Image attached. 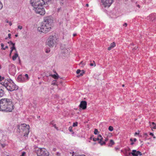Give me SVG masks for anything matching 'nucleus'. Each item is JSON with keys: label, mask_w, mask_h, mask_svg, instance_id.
I'll return each instance as SVG.
<instances>
[{"label": "nucleus", "mask_w": 156, "mask_h": 156, "mask_svg": "<svg viewBox=\"0 0 156 156\" xmlns=\"http://www.w3.org/2000/svg\"><path fill=\"white\" fill-rule=\"evenodd\" d=\"M53 23V20L51 16L44 17V21L41 27L37 28V30L40 32L46 34L50 31Z\"/></svg>", "instance_id": "obj_1"}, {"label": "nucleus", "mask_w": 156, "mask_h": 156, "mask_svg": "<svg viewBox=\"0 0 156 156\" xmlns=\"http://www.w3.org/2000/svg\"><path fill=\"white\" fill-rule=\"evenodd\" d=\"M14 109L12 100L8 98H2L0 100V110L5 112H10Z\"/></svg>", "instance_id": "obj_2"}, {"label": "nucleus", "mask_w": 156, "mask_h": 156, "mask_svg": "<svg viewBox=\"0 0 156 156\" xmlns=\"http://www.w3.org/2000/svg\"><path fill=\"white\" fill-rule=\"evenodd\" d=\"M1 83L8 90L10 91L17 90L18 89V87L11 79H8Z\"/></svg>", "instance_id": "obj_3"}, {"label": "nucleus", "mask_w": 156, "mask_h": 156, "mask_svg": "<svg viewBox=\"0 0 156 156\" xmlns=\"http://www.w3.org/2000/svg\"><path fill=\"white\" fill-rule=\"evenodd\" d=\"M30 127L29 125L26 124H21L17 126V131L19 133H23V136H26L29 133Z\"/></svg>", "instance_id": "obj_4"}, {"label": "nucleus", "mask_w": 156, "mask_h": 156, "mask_svg": "<svg viewBox=\"0 0 156 156\" xmlns=\"http://www.w3.org/2000/svg\"><path fill=\"white\" fill-rule=\"evenodd\" d=\"M51 0H30V4L33 7L44 5L50 2Z\"/></svg>", "instance_id": "obj_5"}, {"label": "nucleus", "mask_w": 156, "mask_h": 156, "mask_svg": "<svg viewBox=\"0 0 156 156\" xmlns=\"http://www.w3.org/2000/svg\"><path fill=\"white\" fill-rule=\"evenodd\" d=\"M34 151L37 156H49V155L48 152L44 148H35Z\"/></svg>", "instance_id": "obj_6"}, {"label": "nucleus", "mask_w": 156, "mask_h": 156, "mask_svg": "<svg viewBox=\"0 0 156 156\" xmlns=\"http://www.w3.org/2000/svg\"><path fill=\"white\" fill-rule=\"evenodd\" d=\"M58 41V39L55 35L50 36L48 39L47 44L51 47H53Z\"/></svg>", "instance_id": "obj_7"}, {"label": "nucleus", "mask_w": 156, "mask_h": 156, "mask_svg": "<svg viewBox=\"0 0 156 156\" xmlns=\"http://www.w3.org/2000/svg\"><path fill=\"white\" fill-rule=\"evenodd\" d=\"M43 5H41L33 7L34 10L35 11L36 13H37L41 15H43L45 13V11L44 8L43 7Z\"/></svg>", "instance_id": "obj_8"}, {"label": "nucleus", "mask_w": 156, "mask_h": 156, "mask_svg": "<svg viewBox=\"0 0 156 156\" xmlns=\"http://www.w3.org/2000/svg\"><path fill=\"white\" fill-rule=\"evenodd\" d=\"M60 48L62 50V53L63 56H65L69 55L70 51L68 48L65 47V45L62 44L60 46Z\"/></svg>", "instance_id": "obj_9"}, {"label": "nucleus", "mask_w": 156, "mask_h": 156, "mask_svg": "<svg viewBox=\"0 0 156 156\" xmlns=\"http://www.w3.org/2000/svg\"><path fill=\"white\" fill-rule=\"evenodd\" d=\"M9 70L10 73L12 75H14L16 71L15 66L12 64H10L9 66Z\"/></svg>", "instance_id": "obj_10"}, {"label": "nucleus", "mask_w": 156, "mask_h": 156, "mask_svg": "<svg viewBox=\"0 0 156 156\" xmlns=\"http://www.w3.org/2000/svg\"><path fill=\"white\" fill-rule=\"evenodd\" d=\"M113 1V0H102V2L104 7H109L112 4Z\"/></svg>", "instance_id": "obj_11"}, {"label": "nucleus", "mask_w": 156, "mask_h": 156, "mask_svg": "<svg viewBox=\"0 0 156 156\" xmlns=\"http://www.w3.org/2000/svg\"><path fill=\"white\" fill-rule=\"evenodd\" d=\"M87 102L86 101H81L79 105L80 108L83 109H85L87 108Z\"/></svg>", "instance_id": "obj_12"}, {"label": "nucleus", "mask_w": 156, "mask_h": 156, "mask_svg": "<svg viewBox=\"0 0 156 156\" xmlns=\"http://www.w3.org/2000/svg\"><path fill=\"white\" fill-rule=\"evenodd\" d=\"M132 154L133 156H138V155L141 156L142 154L140 151H137L136 150H133L131 153H129V154Z\"/></svg>", "instance_id": "obj_13"}, {"label": "nucleus", "mask_w": 156, "mask_h": 156, "mask_svg": "<svg viewBox=\"0 0 156 156\" xmlns=\"http://www.w3.org/2000/svg\"><path fill=\"white\" fill-rule=\"evenodd\" d=\"M24 80V78L21 75H20L18 77L17 80L20 82H23Z\"/></svg>", "instance_id": "obj_14"}, {"label": "nucleus", "mask_w": 156, "mask_h": 156, "mask_svg": "<svg viewBox=\"0 0 156 156\" xmlns=\"http://www.w3.org/2000/svg\"><path fill=\"white\" fill-rule=\"evenodd\" d=\"M115 46V42H113L110 44L109 47L108 48V50H110L111 49Z\"/></svg>", "instance_id": "obj_15"}, {"label": "nucleus", "mask_w": 156, "mask_h": 156, "mask_svg": "<svg viewBox=\"0 0 156 156\" xmlns=\"http://www.w3.org/2000/svg\"><path fill=\"white\" fill-rule=\"evenodd\" d=\"M48 76H51L55 79H58L59 77V76L57 73H56V74H49Z\"/></svg>", "instance_id": "obj_16"}, {"label": "nucleus", "mask_w": 156, "mask_h": 156, "mask_svg": "<svg viewBox=\"0 0 156 156\" xmlns=\"http://www.w3.org/2000/svg\"><path fill=\"white\" fill-rule=\"evenodd\" d=\"M5 94V92L1 87H0V98L3 97Z\"/></svg>", "instance_id": "obj_17"}, {"label": "nucleus", "mask_w": 156, "mask_h": 156, "mask_svg": "<svg viewBox=\"0 0 156 156\" xmlns=\"http://www.w3.org/2000/svg\"><path fill=\"white\" fill-rule=\"evenodd\" d=\"M103 140V138L101 137L100 139V141H98V143L101 146L105 145L106 144V143L105 141H102Z\"/></svg>", "instance_id": "obj_18"}, {"label": "nucleus", "mask_w": 156, "mask_h": 156, "mask_svg": "<svg viewBox=\"0 0 156 156\" xmlns=\"http://www.w3.org/2000/svg\"><path fill=\"white\" fill-rule=\"evenodd\" d=\"M18 57V54L17 53V51L15 53L14 55L12 57V59L14 61L16 60V58Z\"/></svg>", "instance_id": "obj_19"}, {"label": "nucleus", "mask_w": 156, "mask_h": 156, "mask_svg": "<svg viewBox=\"0 0 156 156\" xmlns=\"http://www.w3.org/2000/svg\"><path fill=\"white\" fill-rule=\"evenodd\" d=\"M4 135L1 132H0V142L2 141H5V139L2 138Z\"/></svg>", "instance_id": "obj_20"}, {"label": "nucleus", "mask_w": 156, "mask_h": 156, "mask_svg": "<svg viewBox=\"0 0 156 156\" xmlns=\"http://www.w3.org/2000/svg\"><path fill=\"white\" fill-rule=\"evenodd\" d=\"M114 144V142L113 140H110V143L109 144L108 146H111L112 145Z\"/></svg>", "instance_id": "obj_21"}, {"label": "nucleus", "mask_w": 156, "mask_h": 156, "mask_svg": "<svg viewBox=\"0 0 156 156\" xmlns=\"http://www.w3.org/2000/svg\"><path fill=\"white\" fill-rule=\"evenodd\" d=\"M11 50L10 51V52H11V53H12V51L13 50H15L16 51V48L15 47H11Z\"/></svg>", "instance_id": "obj_22"}, {"label": "nucleus", "mask_w": 156, "mask_h": 156, "mask_svg": "<svg viewBox=\"0 0 156 156\" xmlns=\"http://www.w3.org/2000/svg\"><path fill=\"white\" fill-rule=\"evenodd\" d=\"M51 124L53 126L55 127V128L56 129H58V127H56V124H54L53 121L51 122Z\"/></svg>", "instance_id": "obj_23"}, {"label": "nucleus", "mask_w": 156, "mask_h": 156, "mask_svg": "<svg viewBox=\"0 0 156 156\" xmlns=\"http://www.w3.org/2000/svg\"><path fill=\"white\" fill-rule=\"evenodd\" d=\"M4 141H2V142H0V144H1V145L2 147H4L5 146V143H3Z\"/></svg>", "instance_id": "obj_24"}, {"label": "nucleus", "mask_w": 156, "mask_h": 156, "mask_svg": "<svg viewBox=\"0 0 156 156\" xmlns=\"http://www.w3.org/2000/svg\"><path fill=\"white\" fill-rule=\"evenodd\" d=\"M99 133V132H98V129H94V133L95 134H97L98 133Z\"/></svg>", "instance_id": "obj_25"}, {"label": "nucleus", "mask_w": 156, "mask_h": 156, "mask_svg": "<svg viewBox=\"0 0 156 156\" xmlns=\"http://www.w3.org/2000/svg\"><path fill=\"white\" fill-rule=\"evenodd\" d=\"M93 63H91L90 64V66H96V64H95V62L94 61H93Z\"/></svg>", "instance_id": "obj_26"}, {"label": "nucleus", "mask_w": 156, "mask_h": 156, "mask_svg": "<svg viewBox=\"0 0 156 156\" xmlns=\"http://www.w3.org/2000/svg\"><path fill=\"white\" fill-rule=\"evenodd\" d=\"M108 129L110 131H112L113 129V128L112 126H110L109 127Z\"/></svg>", "instance_id": "obj_27"}, {"label": "nucleus", "mask_w": 156, "mask_h": 156, "mask_svg": "<svg viewBox=\"0 0 156 156\" xmlns=\"http://www.w3.org/2000/svg\"><path fill=\"white\" fill-rule=\"evenodd\" d=\"M77 125H78V122H74L73 123V127L76 126H77Z\"/></svg>", "instance_id": "obj_28"}, {"label": "nucleus", "mask_w": 156, "mask_h": 156, "mask_svg": "<svg viewBox=\"0 0 156 156\" xmlns=\"http://www.w3.org/2000/svg\"><path fill=\"white\" fill-rule=\"evenodd\" d=\"M72 129V127L71 126H70L69 127V131L70 132H73V130Z\"/></svg>", "instance_id": "obj_29"}, {"label": "nucleus", "mask_w": 156, "mask_h": 156, "mask_svg": "<svg viewBox=\"0 0 156 156\" xmlns=\"http://www.w3.org/2000/svg\"><path fill=\"white\" fill-rule=\"evenodd\" d=\"M130 140L132 142L130 144L131 145H133L134 144V142H133V139L132 138H131Z\"/></svg>", "instance_id": "obj_30"}, {"label": "nucleus", "mask_w": 156, "mask_h": 156, "mask_svg": "<svg viewBox=\"0 0 156 156\" xmlns=\"http://www.w3.org/2000/svg\"><path fill=\"white\" fill-rule=\"evenodd\" d=\"M4 79V77H2L1 76H0V81H2Z\"/></svg>", "instance_id": "obj_31"}, {"label": "nucleus", "mask_w": 156, "mask_h": 156, "mask_svg": "<svg viewBox=\"0 0 156 156\" xmlns=\"http://www.w3.org/2000/svg\"><path fill=\"white\" fill-rule=\"evenodd\" d=\"M84 73V70H82V72L80 73V75L82 76Z\"/></svg>", "instance_id": "obj_32"}, {"label": "nucleus", "mask_w": 156, "mask_h": 156, "mask_svg": "<svg viewBox=\"0 0 156 156\" xmlns=\"http://www.w3.org/2000/svg\"><path fill=\"white\" fill-rule=\"evenodd\" d=\"M3 7V5L1 2L0 1V10L2 9Z\"/></svg>", "instance_id": "obj_33"}, {"label": "nucleus", "mask_w": 156, "mask_h": 156, "mask_svg": "<svg viewBox=\"0 0 156 156\" xmlns=\"http://www.w3.org/2000/svg\"><path fill=\"white\" fill-rule=\"evenodd\" d=\"M64 3V1L63 0H61V1L60 2V4L61 5H63Z\"/></svg>", "instance_id": "obj_34"}, {"label": "nucleus", "mask_w": 156, "mask_h": 156, "mask_svg": "<svg viewBox=\"0 0 156 156\" xmlns=\"http://www.w3.org/2000/svg\"><path fill=\"white\" fill-rule=\"evenodd\" d=\"M26 154V152H22V154L20 156H25Z\"/></svg>", "instance_id": "obj_35"}, {"label": "nucleus", "mask_w": 156, "mask_h": 156, "mask_svg": "<svg viewBox=\"0 0 156 156\" xmlns=\"http://www.w3.org/2000/svg\"><path fill=\"white\" fill-rule=\"evenodd\" d=\"M81 72V70L80 69H78L77 70L76 73L77 74H79Z\"/></svg>", "instance_id": "obj_36"}, {"label": "nucleus", "mask_w": 156, "mask_h": 156, "mask_svg": "<svg viewBox=\"0 0 156 156\" xmlns=\"http://www.w3.org/2000/svg\"><path fill=\"white\" fill-rule=\"evenodd\" d=\"M18 28L20 30H21L23 28V27L22 26L19 25L18 26Z\"/></svg>", "instance_id": "obj_37"}, {"label": "nucleus", "mask_w": 156, "mask_h": 156, "mask_svg": "<svg viewBox=\"0 0 156 156\" xmlns=\"http://www.w3.org/2000/svg\"><path fill=\"white\" fill-rule=\"evenodd\" d=\"M50 50L49 49H46L45 51V52L47 53H48L50 52Z\"/></svg>", "instance_id": "obj_38"}, {"label": "nucleus", "mask_w": 156, "mask_h": 156, "mask_svg": "<svg viewBox=\"0 0 156 156\" xmlns=\"http://www.w3.org/2000/svg\"><path fill=\"white\" fill-rule=\"evenodd\" d=\"M8 48V46H6L5 48H2V49L3 50H5L6 49H7V48Z\"/></svg>", "instance_id": "obj_39"}, {"label": "nucleus", "mask_w": 156, "mask_h": 156, "mask_svg": "<svg viewBox=\"0 0 156 156\" xmlns=\"http://www.w3.org/2000/svg\"><path fill=\"white\" fill-rule=\"evenodd\" d=\"M1 46L2 47V48H4V44L3 43L1 44Z\"/></svg>", "instance_id": "obj_40"}, {"label": "nucleus", "mask_w": 156, "mask_h": 156, "mask_svg": "<svg viewBox=\"0 0 156 156\" xmlns=\"http://www.w3.org/2000/svg\"><path fill=\"white\" fill-rule=\"evenodd\" d=\"M11 34H8V38H11Z\"/></svg>", "instance_id": "obj_41"}, {"label": "nucleus", "mask_w": 156, "mask_h": 156, "mask_svg": "<svg viewBox=\"0 0 156 156\" xmlns=\"http://www.w3.org/2000/svg\"><path fill=\"white\" fill-rule=\"evenodd\" d=\"M25 76L27 78V79L28 78V75L27 74H25Z\"/></svg>", "instance_id": "obj_42"}, {"label": "nucleus", "mask_w": 156, "mask_h": 156, "mask_svg": "<svg viewBox=\"0 0 156 156\" xmlns=\"http://www.w3.org/2000/svg\"><path fill=\"white\" fill-rule=\"evenodd\" d=\"M127 23H125L123 25V26H125V27H126L127 26Z\"/></svg>", "instance_id": "obj_43"}, {"label": "nucleus", "mask_w": 156, "mask_h": 156, "mask_svg": "<svg viewBox=\"0 0 156 156\" xmlns=\"http://www.w3.org/2000/svg\"><path fill=\"white\" fill-rule=\"evenodd\" d=\"M80 64H83V65H85V63H83V62H82V61L81 62H80Z\"/></svg>", "instance_id": "obj_44"}, {"label": "nucleus", "mask_w": 156, "mask_h": 156, "mask_svg": "<svg viewBox=\"0 0 156 156\" xmlns=\"http://www.w3.org/2000/svg\"><path fill=\"white\" fill-rule=\"evenodd\" d=\"M152 129H156V124L152 128Z\"/></svg>", "instance_id": "obj_45"}, {"label": "nucleus", "mask_w": 156, "mask_h": 156, "mask_svg": "<svg viewBox=\"0 0 156 156\" xmlns=\"http://www.w3.org/2000/svg\"><path fill=\"white\" fill-rule=\"evenodd\" d=\"M9 25L10 26H11L12 24L11 22V21H9Z\"/></svg>", "instance_id": "obj_46"}, {"label": "nucleus", "mask_w": 156, "mask_h": 156, "mask_svg": "<svg viewBox=\"0 0 156 156\" xmlns=\"http://www.w3.org/2000/svg\"><path fill=\"white\" fill-rule=\"evenodd\" d=\"M150 135L152 136H154V134L153 133H150Z\"/></svg>", "instance_id": "obj_47"}, {"label": "nucleus", "mask_w": 156, "mask_h": 156, "mask_svg": "<svg viewBox=\"0 0 156 156\" xmlns=\"http://www.w3.org/2000/svg\"><path fill=\"white\" fill-rule=\"evenodd\" d=\"M8 44L10 43L11 44H12L13 42L11 41H9L8 42Z\"/></svg>", "instance_id": "obj_48"}, {"label": "nucleus", "mask_w": 156, "mask_h": 156, "mask_svg": "<svg viewBox=\"0 0 156 156\" xmlns=\"http://www.w3.org/2000/svg\"><path fill=\"white\" fill-rule=\"evenodd\" d=\"M93 140L94 141H96V138H93Z\"/></svg>", "instance_id": "obj_49"}, {"label": "nucleus", "mask_w": 156, "mask_h": 156, "mask_svg": "<svg viewBox=\"0 0 156 156\" xmlns=\"http://www.w3.org/2000/svg\"><path fill=\"white\" fill-rule=\"evenodd\" d=\"M56 80H54L53 81V84L54 85H55V82Z\"/></svg>", "instance_id": "obj_50"}, {"label": "nucleus", "mask_w": 156, "mask_h": 156, "mask_svg": "<svg viewBox=\"0 0 156 156\" xmlns=\"http://www.w3.org/2000/svg\"><path fill=\"white\" fill-rule=\"evenodd\" d=\"M115 149L116 151H117V150H119V148L118 147H117L115 148Z\"/></svg>", "instance_id": "obj_51"}, {"label": "nucleus", "mask_w": 156, "mask_h": 156, "mask_svg": "<svg viewBox=\"0 0 156 156\" xmlns=\"http://www.w3.org/2000/svg\"><path fill=\"white\" fill-rule=\"evenodd\" d=\"M98 137L99 138H101L102 137V136L101 135H99L98 136Z\"/></svg>", "instance_id": "obj_52"}, {"label": "nucleus", "mask_w": 156, "mask_h": 156, "mask_svg": "<svg viewBox=\"0 0 156 156\" xmlns=\"http://www.w3.org/2000/svg\"><path fill=\"white\" fill-rule=\"evenodd\" d=\"M19 64H20V63H21V60H20L19 57Z\"/></svg>", "instance_id": "obj_53"}, {"label": "nucleus", "mask_w": 156, "mask_h": 156, "mask_svg": "<svg viewBox=\"0 0 156 156\" xmlns=\"http://www.w3.org/2000/svg\"><path fill=\"white\" fill-rule=\"evenodd\" d=\"M11 44L12 45V47H13V46L14 47H15V43H12V44Z\"/></svg>", "instance_id": "obj_54"}, {"label": "nucleus", "mask_w": 156, "mask_h": 156, "mask_svg": "<svg viewBox=\"0 0 156 156\" xmlns=\"http://www.w3.org/2000/svg\"><path fill=\"white\" fill-rule=\"evenodd\" d=\"M96 141L97 140H100V139L99 137H98L97 138H96Z\"/></svg>", "instance_id": "obj_55"}, {"label": "nucleus", "mask_w": 156, "mask_h": 156, "mask_svg": "<svg viewBox=\"0 0 156 156\" xmlns=\"http://www.w3.org/2000/svg\"><path fill=\"white\" fill-rule=\"evenodd\" d=\"M133 140L134 142H136V138H134Z\"/></svg>", "instance_id": "obj_56"}, {"label": "nucleus", "mask_w": 156, "mask_h": 156, "mask_svg": "<svg viewBox=\"0 0 156 156\" xmlns=\"http://www.w3.org/2000/svg\"><path fill=\"white\" fill-rule=\"evenodd\" d=\"M108 140V139L107 138H106L105 140V142L107 141Z\"/></svg>", "instance_id": "obj_57"}, {"label": "nucleus", "mask_w": 156, "mask_h": 156, "mask_svg": "<svg viewBox=\"0 0 156 156\" xmlns=\"http://www.w3.org/2000/svg\"><path fill=\"white\" fill-rule=\"evenodd\" d=\"M5 156H9L8 154H5Z\"/></svg>", "instance_id": "obj_58"}, {"label": "nucleus", "mask_w": 156, "mask_h": 156, "mask_svg": "<svg viewBox=\"0 0 156 156\" xmlns=\"http://www.w3.org/2000/svg\"><path fill=\"white\" fill-rule=\"evenodd\" d=\"M139 134V133H137V132H136L135 133V135H137V134Z\"/></svg>", "instance_id": "obj_59"}, {"label": "nucleus", "mask_w": 156, "mask_h": 156, "mask_svg": "<svg viewBox=\"0 0 156 156\" xmlns=\"http://www.w3.org/2000/svg\"><path fill=\"white\" fill-rule=\"evenodd\" d=\"M77 156H85L84 154H82L81 155H79Z\"/></svg>", "instance_id": "obj_60"}, {"label": "nucleus", "mask_w": 156, "mask_h": 156, "mask_svg": "<svg viewBox=\"0 0 156 156\" xmlns=\"http://www.w3.org/2000/svg\"><path fill=\"white\" fill-rule=\"evenodd\" d=\"M61 8H58V11H59L60 10Z\"/></svg>", "instance_id": "obj_61"}, {"label": "nucleus", "mask_w": 156, "mask_h": 156, "mask_svg": "<svg viewBox=\"0 0 156 156\" xmlns=\"http://www.w3.org/2000/svg\"><path fill=\"white\" fill-rule=\"evenodd\" d=\"M76 34H73V36H76Z\"/></svg>", "instance_id": "obj_62"}, {"label": "nucleus", "mask_w": 156, "mask_h": 156, "mask_svg": "<svg viewBox=\"0 0 156 156\" xmlns=\"http://www.w3.org/2000/svg\"><path fill=\"white\" fill-rule=\"evenodd\" d=\"M152 125H155V124L154 122H152Z\"/></svg>", "instance_id": "obj_63"}, {"label": "nucleus", "mask_w": 156, "mask_h": 156, "mask_svg": "<svg viewBox=\"0 0 156 156\" xmlns=\"http://www.w3.org/2000/svg\"><path fill=\"white\" fill-rule=\"evenodd\" d=\"M81 76L80 75V74L79 75H78L77 76V77H79L80 76Z\"/></svg>", "instance_id": "obj_64"}]
</instances>
